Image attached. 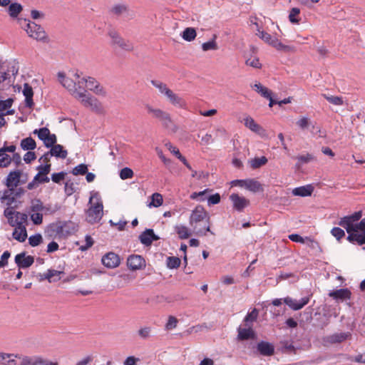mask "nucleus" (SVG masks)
<instances>
[{
  "label": "nucleus",
  "mask_w": 365,
  "mask_h": 365,
  "mask_svg": "<svg viewBox=\"0 0 365 365\" xmlns=\"http://www.w3.org/2000/svg\"><path fill=\"white\" fill-rule=\"evenodd\" d=\"M361 217L362 211L359 210L341 217L338 222V225L344 227L349 234L348 241L359 245L365 244V218L358 222Z\"/></svg>",
  "instance_id": "1"
},
{
  "label": "nucleus",
  "mask_w": 365,
  "mask_h": 365,
  "mask_svg": "<svg viewBox=\"0 0 365 365\" xmlns=\"http://www.w3.org/2000/svg\"><path fill=\"white\" fill-rule=\"evenodd\" d=\"M90 207L86 211V220L91 224L99 222L103 215V205L100 194L91 192L88 202Z\"/></svg>",
  "instance_id": "2"
},
{
  "label": "nucleus",
  "mask_w": 365,
  "mask_h": 365,
  "mask_svg": "<svg viewBox=\"0 0 365 365\" xmlns=\"http://www.w3.org/2000/svg\"><path fill=\"white\" fill-rule=\"evenodd\" d=\"M21 170H14L10 172L7 175L6 185L9 188V190L4 192L2 200L8 205H11L16 200V197L14 195L15 188L20 183L23 184L26 182V180L21 181Z\"/></svg>",
  "instance_id": "3"
},
{
  "label": "nucleus",
  "mask_w": 365,
  "mask_h": 365,
  "mask_svg": "<svg viewBox=\"0 0 365 365\" xmlns=\"http://www.w3.org/2000/svg\"><path fill=\"white\" fill-rule=\"evenodd\" d=\"M151 83L153 86L158 89L161 94L167 97L173 106L180 108H186V101L182 97L175 93L171 89H170L165 83L159 81H152Z\"/></svg>",
  "instance_id": "4"
},
{
  "label": "nucleus",
  "mask_w": 365,
  "mask_h": 365,
  "mask_svg": "<svg viewBox=\"0 0 365 365\" xmlns=\"http://www.w3.org/2000/svg\"><path fill=\"white\" fill-rule=\"evenodd\" d=\"M75 76L76 79H78V86L82 90H86L87 88L91 91L93 92L96 95L105 97L107 94V92L104 87L101 85V83L93 77H82L76 73Z\"/></svg>",
  "instance_id": "5"
},
{
  "label": "nucleus",
  "mask_w": 365,
  "mask_h": 365,
  "mask_svg": "<svg viewBox=\"0 0 365 365\" xmlns=\"http://www.w3.org/2000/svg\"><path fill=\"white\" fill-rule=\"evenodd\" d=\"M255 34L264 43L274 47L277 51H284L285 53H294L296 51V48L294 46L283 44L277 37L272 36L264 30H262L259 32H256Z\"/></svg>",
  "instance_id": "6"
},
{
  "label": "nucleus",
  "mask_w": 365,
  "mask_h": 365,
  "mask_svg": "<svg viewBox=\"0 0 365 365\" xmlns=\"http://www.w3.org/2000/svg\"><path fill=\"white\" fill-rule=\"evenodd\" d=\"M145 108L148 113L151 115L153 118L158 119L164 128L173 130H176L175 125L169 113L160 108H153L149 104H146Z\"/></svg>",
  "instance_id": "7"
},
{
  "label": "nucleus",
  "mask_w": 365,
  "mask_h": 365,
  "mask_svg": "<svg viewBox=\"0 0 365 365\" xmlns=\"http://www.w3.org/2000/svg\"><path fill=\"white\" fill-rule=\"evenodd\" d=\"M51 228L58 237H66L77 231V225L71 221H58L51 225Z\"/></svg>",
  "instance_id": "8"
},
{
  "label": "nucleus",
  "mask_w": 365,
  "mask_h": 365,
  "mask_svg": "<svg viewBox=\"0 0 365 365\" xmlns=\"http://www.w3.org/2000/svg\"><path fill=\"white\" fill-rule=\"evenodd\" d=\"M18 21L30 37L36 40H43L46 38V34L43 28L36 23L26 19H19Z\"/></svg>",
  "instance_id": "9"
},
{
  "label": "nucleus",
  "mask_w": 365,
  "mask_h": 365,
  "mask_svg": "<svg viewBox=\"0 0 365 365\" xmlns=\"http://www.w3.org/2000/svg\"><path fill=\"white\" fill-rule=\"evenodd\" d=\"M73 77L74 78L68 77L62 72H59L58 73V79L59 82L75 98L77 99L78 96H80L85 90L81 89L79 86H78V79H76L75 74H73Z\"/></svg>",
  "instance_id": "10"
},
{
  "label": "nucleus",
  "mask_w": 365,
  "mask_h": 365,
  "mask_svg": "<svg viewBox=\"0 0 365 365\" xmlns=\"http://www.w3.org/2000/svg\"><path fill=\"white\" fill-rule=\"evenodd\" d=\"M4 215L7 218L9 224L12 227L26 225L28 223V215L16 211L11 206L4 210Z\"/></svg>",
  "instance_id": "11"
},
{
  "label": "nucleus",
  "mask_w": 365,
  "mask_h": 365,
  "mask_svg": "<svg viewBox=\"0 0 365 365\" xmlns=\"http://www.w3.org/2000/svg\"><path fill=\"white\" fill-rule=\"evenodd\" d=\"M77 100H78L83 106L90 108L96 113H103V112L102 103L96 98L88 93L86 90L78 96Z\"/></svg>",
  "instance_id": "12"
},
{
  "label": "nucleus",
  "mask_w": 365,
  "mask_h": 365,
  "mask_svg": "<svg viewBox=\"0 0 365 365\" xmlns=\"http://www.w3.org/2000/svg\"><path fill=\"white\" fill-rule=\"evenodd\" d=\"M108 36L110 38L112 46L118 47L126 51L133 50V44L130 41L124 39L117 31L110 29L108 32Z\"/></svg>",
  "instance_id": "13"
},
{
  "label": "nucleus",
  "mask_w": 365,
  "mask_h": 365,
  "mask_svg": "<svg viewBox=\"0 0 365 365\" xmlns=\"http://www.w3.org/2000/svg\"><path fill=\"white\" fill-rule=\"evenodd\" d=\"M205 220L210 221L209 214L202 206H197L192 210L190 217L189 222L190 226H195L196 227L197 223L206 222Z\"/></svg>",
  "instance_id": "14"
},
{
  "label": "nucleus",
  "mask_w": 365,
  "mask_h": 365,
  "mask_svg": "<svg viewBox=\"0 0 365 365\" xmlns=\"http://www.w3.org/2000/svg\"><path fill=\"white\" fill-rule=\"evenodd\" d=\"M230 200L232 202L233 208L238 212H242L250 205V200L238 194L232 193L230 195Z\"/></svg>",
  "instance_id": "15"
},
{
  "label": "nucleus",
  "mask_w": 365,
  "mask_h": 365,
  "mask_svg": "<svg viewBox=\"0 0 365 365\" xmlns=\"http://www.w3.org/2000/svg\"><path fill=\"white\" fill-rule=\"evenodd\" d=\"M34 262V257L26 255V252H21L15 256V263L19 269L28 268L31 266Z\"/></svg>",
  "instance_id": "16"
},
{
  "label": "nucleus",
  "mask_w": 365,
  "mask_h": 365,
  "mask_svg": "<svg viewBox=\"0 0 365 365\" xmlns=\"http://www.w3.org/2000/svg\"><path fill=\"white\" fill-rule=\"evenodd\" d=\"M127 265L131 270L141 269L145 267V260L140 255H133L128 257Z\"/></svg>",
  "instance_id": "17"
},
{
  "label": "nucleus",
  "mask_w": 365,
  "mask_h": 365,
  "mask_svg": "<svg viewBox=\"0 0 365 365\" xmlns=\"http://www.w3.org/2000/svg\"><path fill=\"white\" fill-rule=\"evenodd\" d=\"M103 264L108 268H115L120 262V257L114 252H108L102 257Z\"/></svg>",
  "instance_id": "18"
},
{
  "label": "nucleus",
  "mask_w": 365,
  "mask_h": 365,
  "mask_svg": "<svg viewBox=\"0 0 365 365\" xmlns=\"http://www.w3.org/2000/svg\"><path fill=\"white\" fill-rule=\"evenodd\" d=\"M159 239L160 237L155 235L152 229H146L139 236L140 242L145 246L151 245L153 241L158 240Z\"/></svg>",
  "instance_id": "19"
},
{
  "label": "nucleus",
  "mask_w": 365,
  "mask_h": 365,
  "mask_svg": "<svg viewBox=\"0 0 365 365\" xmlns=\"http://www.w3.org/2000/svg\"><path fill=\"white\" fill-rule=\"evenodd\" d=\"M284 302L293 310H299L309 302V297H303L299 301L294 300L289 297H285Z\"/></svg>",
  "instance_id": "20"
},
{
  "label": "nucleus",
  "mask_w": 365,
  "mask_h": 365,
  "mask_svg": "<svg viewBox=\"0 0 365 365\" xmlns=\"http://www.w3.org/2000/svg\"><path fill=\"white\" fill-rule=\"evenodd\" d=\"M206 222H198L197 227L191 226L194 233L197 236H205L207 232H209L212 235H215L213 232L210 230V221L205 220Z\"/></svg>",
  "instance_id": "21"
},
{
  "label": "nucleus",
  "mask_w": 365,
  "mask_h": 365,
  "mask_svg": "<svg viewBox=\"0 0 365 365\" xmlns=\"http://www.w3.org/2000/svg\"><path fill=\"white\" fill-rule=\"evenodd\" d=\"M245 125L252 131L260 135H264L265 134V130L261 125L257 123L250 116H247L245 118Z\"/></svg>",
  "instance_id": "22"
},
{
  "label": "nucleus",
  "mask_w": 365,
  "mask_h": 365,
  "mask_svg": "<svg viewBox=\"0 0 365 365\" xmlns=\"http://www.w3.org/2000/svg\"><path fill=\"white\" fill-rule=\"evenodd\" d=\"M257 350L260 353V354L263 356H272L274 353V346L267 341H260L257 344Z\"/></svg>",
  "instance_id": "23"
},
{
  "label": "nucleus",
  "mask_w": 365,
  "mask_h": 365,
  "mask_svg": "<svg viewBox=\"0 0 365 365\" xmlns=\"http://www.w3.org/2000/svg\"><path fill=\"white\" fill-rule=\"evenodd\" d=\"M23 94L25 96L26 106L31 108L34 104L33 101L34 91L32 87L29 84L25 83L24 85Z\"/></svg>",
  "instance_id": "24"
},
{
  "label": "nucleus",
  "mask_w": 365,
  "mask_h": 365,
  "mask_svg": "<svg viewBox=\"0 0 365 365\" xmlns=\"http://www.w3.org/2000/svg\"><path fill=\"white\" fill-rule=\"evenodd\" d=\"M248 328H241L238 329V335L237 338L239 340H247L250 339H254L256 337L255 332L252 329L251 326H247Z\"/></svg>",
  "instance_id": "25"
},
{
  "label": "nucleus",
  "mask_w": 365,
  "mask_h": 365,
  "mask_svg": "<svg viewBox=\"0 0 365 365\" xmlns=\"http://www.w3.org/2000/svg\"><path fill=\"white\" fill-rule=\"evenodd\" d=\"M20 365H42L43 363V359L41 356H21Z\"/></svg>",
  "instance_id": "26"
},
{
  "label": "nucleus",
  "mask_w": 365,
  "mask_h": 365,
  "mask_svg": "<svg viewBox=\"0 0 365 365\" xmlns=\"http://www.w3.org/2000/svg\"><path fill=\"white\" fill-rule=\"evenodd\" d=\"M26 225L14 227L13 237L20 242H23L27 238Z\"/></svg>",
  "instance_id": "27"
},
{
  "label": "nucleus",
  "mask_w": 365,
  "mask_h": 365,
  "mask_svg": "<svg viewBox=\"0 0 365 365\" xmlns=\"http://www.w3.org/2000/svg\"><path fill=\"white\" fill-rule=\"evenodd\" d=\"M351 334L349 332L335 333L327 336V341L331 344L341 343L346 340Z\"/></svg>",
  "instance_id": "28"
},
{
  "label": "nucleus",
  "mask_w": 365,
  "mask_h": 365,
  "mask_svg": "<svg viewBox=\"0 0 365 365\" xmlns=\"http://www.w3.org/2000/svg\"><path fill=\"white\" fill-rule=\"evenodd\" d=\"M49 153L51 154L52 156L61 159H65L68 155L67 150L63 149V147L59 144H56L51 147Z\"/></svg>",
  "instance_id": "29"
},
{
  "label": "nucleus",
  "mask_w": 365,
  "mask_h": 365,
  "mask_svg": "<svg viewBox=\"0 0 365 365\" xmlns=\"http://www.w3.org/2000/svg\"><path fill=\"white\" fill-rule=\"evenodd\" d=\"M313 192V187L311 185L301 186L294 188L292 194L295 196L307 197L310 196Z\"/></svg>",
  "instance_id": "30"
},
{
  "label": "nucleus",
  "mask_w": 365,
  "mask_h": 365,
  "mask_svg": "<svg viewBox=\"0 0 365 365\" xmlns=\"http://www.w3.org/2000/svg\"><path fill=\"white\" fill-rule=\"evenodd\" d=\"M351 292L348 289H340L331 292L329 295L335 299H348L351 297Z\"/></svg>",
  "instance_id": "31"
},
{
  "label": "nucleus",
  "mask_w": 365,
  "mask_h": 365,
  "mask_svg": "<svg viewBox=\"0 0 365 365\" xmlns=\"http://www.w3.org/2000/svg\"><path fill=\"white\" fill-rule=\"evenodd\" d=\"M63 274L62 271L55 269H48L44 274V278L48 279L49 282H56L61 279V274Z\"/></svg>",
  "instance_id": "32"
},
{
  "label": "nucleus",
  "mask_w": 365,
  "mask_h": 365,
  "mask_svg": "<svg viewBox=\"0 0 365 365\" xmlns=\"http://www.w3.org/2000/svg\"><path fill=\"white\" fill-rule=\"evenodd\" d=\"M245 182V188L252 192H256L262 190L261 184L254 179H248Z\"/></svg>",
  "instance_id": "33"
},
{
  "label": "nucleus",
  "mask_w": 365,
  "mask_h": 365,
  "mask_svg": "<svg viewBox=\"0 0 365 365\" xmlns=\"http://www.w3.org/2000/svg\"><path fill=\"white\" fill-rule=\"evenodd\" d=\"M51 165L50 163H47V165H41L37 167V170L39 172V175H43L41 181H46V182L50 181L47 175L51 171Z\"/></svg>",
  "instance_id": "34"
},
{
  "label": "nucleus",
  "mask_w": 365,
  "mask_h": 365,
  "mask_svg": "<svg viewBox=\"0 0 365 365\" xmlns=\"http://www.w3.org/2000/svg\"><path fill=\"white\" fill-rule=\"evenodd\" d=\"M44 209L43 204L39 199L31 200L29 212H42Z\"/></svg>",
  "instance_id": "35"
},
{
  "label": "nucleus",
  "mask_w": 365,
  "mask_h": 365,
  "mask_svg": "<svg viewBox=\"0 0 365 365\" xmlns=\"http://www.w3.org/2000/svg\"><path fill=\"white\" fill-rule=\"evenodd\" d=\"M175 231L180 239H187L191 235L189 229L182 225H176L175 227Z\"/></svg>",
  "instance_id": "36"
},
{
  "label": "nucleus",
  "mask_w": 365,
  "mask_h": 365,
  "mask_svg": "<svg viewBox=\"0 0 365 365\" xmlns=\"http://www.w3.org/2000/svg\"><path fill=\"white\" fill-rule=\"evenodd\" d=\"M22 149L25 150H32L36 147V141L31 137L23 139L21 142Z\"/></svg>",
  "instance_id": "37"
},
{
  "label": "nucleus",
  "mask_w": 365,
  "mask_h": 365,
  "mask_svg": "<svg viewBox=\"0 0 365 365\" xmlns=\"http://www.w3.org/2000/svg\"><path fill=\"white\" fill-rule=\"evenodd\" d=\"M267 163V158L265 156L260 158H255L250 160V166L252 169H257L262 165H264Z\"/></svg>",
  "instance_id": "38"
},
{
  "label": "nucleus",
  "mask_w": 365,
  "mask_h": 365,
  "mask_svg": "<svg viewBox=\"0 0 365 365\" xmlns=\"http://www.w3.org/2000/svg\"><path fill=\"white\" fill-rule=\"evenodd\" d=\"M196 35L197 34L195 29L192 27H188L183 31L182 37L187 41H191L195 38Z\"/></svg>",
  "instance_id": "39"
},
{
  "label": "nucleus",
  "mask_w": 365,
  "mask_h": 365,
  "mask_svg": "<svg viewBox=\"0 0 365 365\" xmlns=\"http://www.w3.org/2000/svg\"><path fill=\"white\" fill-rule=\"evenodd\" d=\"M258 314L259 312L256 308L253 309L252 312H249L244 319L245 322L246 323V326L252 327V323L257 320Z\"/></svg>",
  "instance_id": "40"
},
{
  "label": "nucleus",
  "mask_w": 365,
  "mask_h": 365,
  "mask_svg": "<svg viewBox=\"0 0 365 365\" xmlns=\"http://www.w3.org/2000/svg\"><path fill=\"white\" fill-rule=\"evenodd\" d=\"M300 9L299 8H292L289 14V20L292 24H299L301 21L299 17Z\"/></svg>",
  "instance_id": "41"
},
{
  "label": "nucleus",
  "mask_w": 365,
  "mask_h": 365,
  "mask_svg": "<svg viewBox=\"0 0 365 365\" xmlns=\"http://www.w3.org/2000/svg\"><path fill=\"white\" fill-rule=\"evenodd\" d=\"M21 10V5L16 2L11 4L8 8L9 14L13 18L17 17Z\"/></svg>",
  "instance_id": "42"
},
{
  "label": "nucleus",
  "mask_w": 365,
  "mask_h": 365,
  "mask_svg": "<svg viewBox=\"0 0 365 365\" xmlns=\"http://www.w3.org/2000/svg\"><path fill=\"white\" fill-rule=\"evenodd\" d=\"M163 202V195L160 193H153L151 196V202L149 204V207H158L162 205Z\"/></svg>",
  "instance_id": "43"
},
{
  "label": "nucleus",
  "mask_w": 365,
  "mask_h": 365,
  "mask_svg": "<svg viewBox=\"0 0 365 365\" xmlns=\"http://www.w3.org/2000/svg\"><path fill=\"white\" fill-rule=\"evenodd\" d=\"M322 96L330 103L335 106H342L344 104V101L342 97L341 96H329L327 94H322Z\"/></svg>",
  "instance_id": "44"
},
{
  "label": "nucleus",
  "mask_w": 365,
  "mask_h": 365,
  "mask_svg": "<svg viewBox=\"0 0 365 365\" xmlns=\"http://www.w3.org/2000/svg\"><path fill=\"white\" fill-rule=\"evenodd\" d=\"M152 328L150 327H140L138 331V335L142 339H148L151 336Z\"/></svg>",
  "instance_id": "45"
},
{
  "label": "nucleus",
  "mask_w": 365,
  "mask_h": 365,
  "mask_svg": "<svg viewBox=\"0 0 365 365\" xmlns=\"http://www.w3.org/2000/svg\"><path fill=\"white\" fill-rule=\"evenodd\" d=\"M180 259L177 257H168L167 258V266L170 269H176L180 265Z\"/></svg>",
  "instance_id": "46"
},
{
  "label": "nucleus",
  "mask_w": 365,
  "mask_h": 365,
  "mask_svg": "<svg viewBox=\"0 0 365 365\" xmlns=\"http://www.w3.org/2000/svg\"><path fill=\"white\" fill-rule=\"evenodd\" d=\"M11 162V158L0 150V167L6 168L10 165Z\"/></svg>",
  "instance_id": "47"
},
{
  "label": "nucleus",
  "mask_w": 365,
  "mask_h": 365,
  "mask_svg": "<svg viewBox=\"0 0 365 365\" xmlns=\"http://www.w3.org/2000/svg\"><path fill=\"white\" fill-rule=\"evenodd\" d=\"M43 242V237L41 234L31 235L29 238V243L31 247H36Z\"/></svg>",
  "instance_id": "48"
},
{
  "label": "nucleus",
  "mask_w": 365,
  "mask_h": 365,
  "mask_svg": "<svg viewBox=\"0 0 365 365\" xmlns=\"http://www.w3.org/2000/svg\"><path fill=\"white\" fill-rule=\"evenodd\" d=\"M34 134H37L38 138L43 142L46 140V138L50 135L51 132L47 128H41L38 130H35L34 131Z\"/></svg>",
  "instance_id": "49"
},
{
  "label": "nucleus",
  "mask_w": 365,
  "mask_h": 365,
  "mask_svg": "<svg viewBox=\"0 0 365 365\" xmlns=\"http://www.w3.org/2000/svg\"><path fill=\"white\" fill-rule=\"evenodd\" d=\"M30 218L33 223L39 225L43 222V214L41 212H29Z\"/></svg>",
  "instance_id": "50"
},
{
  "label": "nucleus",
  "mask_w": 365,
  "mask_h": 365,
  "mask_svg": "<svg viewBox=\"0 0 365 365\" xmlns=\"http://www.w3.org/2000/svg\"><path fill=\"white\" fill-rule=\"evenodd\" d=\"M87 172L88 167L85 164H80L76 166L72 170V173L74 175H85L87 173Z\"/></svg>",
  "instance_id": "51"
},
{
  "label": "nucleus",
  "mask_w": 365,
  "mask_h": 365,
  "mask_svg": "<svg viewBox=\"0 0 365 365\" xmlns=\"http://www.w3.org/2000/svg\"><path fill=\"white\" fill-rule=\"evenodd\" d=\"M202 48L204 51H207L209 50H217L218 49V46L215 40L212 39L210 41L203 43L202 44Z\"/></svg>",
  "instance_id": "52"
},
{
  "label": "nucleus",
  "mask_w": 365,
  "mask_h": 365,
  "mask_svg": "<svg viewBox=\"0 0 365 365\" xmlns=\"http://www.w3.org/2000/svg\"><path fill=\"white\" fill-rule=\"evenodd\" d=\"M128 11L127 7L124 4H117L111 9V12L115 15H122Z\"/></svg>",
  "instance_id": "53"
},
{
  "label": "nucleus",
  "mask_w": 365,
  "mask_h": 365,
  "mask_svg": "<svg viewBox=\"0 0 365 365\" xmlns=\"http://www.w3.org/2000/svg\"><path fill=\"white\" fill-rule=\"evenodd\" d=\"M56 135L55 134L50 133V135H48V136L43 141V143L46 148H51L56 145Z\"/></svg>",
  "instance_id": "54"
},
{
  "label": "nucleus",
  "mask_w": 365,
  "mask_h": 365,
  "mask_svg": "<svg viewBox=\"0 0 365 365\" xmlns=\"http://www.w3.org/2000/svg\"><path fill=\"white\" fill-rule=\"evenodd\" d=\"M331 234L337 240H340L345 236L344 231L338 227H333L331 230Z\"/></svg>",
  "instance_id": "55"
},
{
  "label": "nucleus",
  "mask_w": 365,
  "mask_h": 365,
  "mask_svg": "<svg viewBox=\"0 0 365 365\" xmlns=\"http://www.w3.org/2000/svg\"><path fill=\"white\" fill-rule=\"evenodd\" d=\"M133 171L129 168H124L120 172V178L122 180H126L133 178Z\"/></svg>",
  "instance_id": "56"
},
{
  "label": "nucleus",
  "mask_w": 365,
  "mask_h": 365,
  "mask_svg": "<svg viewBox=\"0 0 365 365\" xmlns=\"http://www.w3.org/2000/svg\"><path fill=\"white\" fill-rule=\"evenodd\" d=\"M178 322V321L176 317L173 316H170L165 324V329L167 330H171L173 329H175L177 327Z\"/></svg>",
  "instance_id": "57"
},
{
  "label": "nucleus",
  "mask_w": 365,
  "mask_h": 365,
  "mask_svg": "<svg viewBox=\"0 0 365 365\" xmlns=\"http://www.w3.org/2000/svg\"><path fill=\"white\" fill-rule=\"evenodd\" d=\"M245 64L255 68H260L262 66L259 58L256 57L248 58L246 60Z\"/></svg>",
  "instance_id": "58"
},
{
  "label": "nucleus",
  "mask_w": 365,
  "mask_h": 365,
  "mask_svg": "<svg viewBox=\"0 0 365 365\" xmlns=\"http://www.w3.org/2000/svg\"><path fill=\"white\" fill-rule=\"evenodd\" d=\"M11 357H14V358H21V355L20 354H8V353H4V352H1L0 351V364H5V361L8 359H10Z\"/></svg>",
  "instance_id": "59"
},
{
  "label": "nucleus",
  "mask_w": 365,
  "mask_h": 365,
  "mask_svg": "<svg viewBox=\"0 0 365 365\" xmlns=\"http://www.w3.org/2000/svg\"><path fill=\"white\" fill-rule=\"evenodd\" d=\"M13 100L9 98L6 101H0V113H4L6 110L11 107Z\"/></svg>",
  "instance_id": "60"
},
{
  "label": "nucleus",
  "mask_w": 365,
  "mask_h": 365,
  "mask_svg": "<svg viewBox=\"0 0 365 365\" xmlns=\"http://www.w3.org/2000/svg\"><path fill=\"white\" fill-rule=\"evenodd\" d=\"M297 159L302 163H307L314 160V156L310 153L306 155H301L297 157Z\"/></svg>",
  "instance_id": "61"
},
{
  "label": "nucleus",
  "mask_w": 365,
  "mask_h": 365,
  "mask_svg": "<svg viewBox=\"0 0 365 365\" xmlns=\"http://www.w3.org/2000/svg\"><path fill=\"white\" fill-rule=\"evenodd\" d=\"M309 124V119L307 117H302L297 122V125L302 130L307 128Z\"/></svg>",
  "instance_id": "62"
},
{
  "label": "nucleus",
  "mask_w": 365,
  "mask_h": 365,
  "mask_svg": "<svg viewBox=\"0 0 365 365\" xmlns=\"http://www.w3.org/2000/svg\"><path fill=\"white\" fill-rule=\"evenodd\" d=\"M66 173L64 172L55 173L51 175V180L56 183H60L61 181L64 180Z\"/></svg>",
  "instance_id": "63"
},
{
  "label": "nucleus",
  "mask_w": 365,
  "mask_h": 365,
  "mask_svg": "<svg viewBox=\"0 0 365 365\" xmlns=\"http://www.w3.org/2000/svg\"><path fill=\"white\" fill-rule=\"evenodd\" d=\"M165 147L169 150V151L173 153L175 156L178 158L181 155L179 149L174 146L171 143H165Z\"/></svg>",
  "instance_id": "64"
}]
</instances>
